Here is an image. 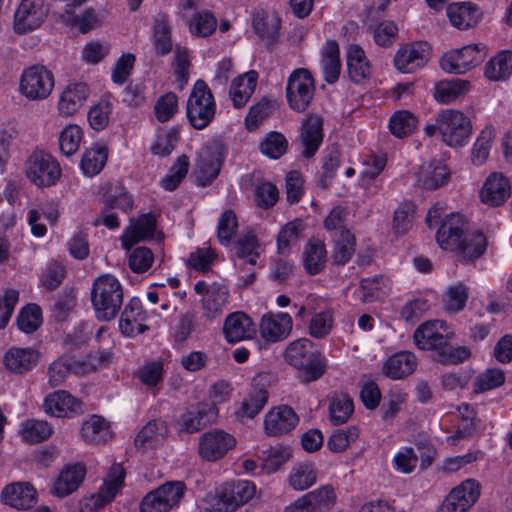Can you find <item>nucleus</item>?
Wrapping results in <instances>:
<instances>
[{
  "label": "nucleus",
  "mask_w": 512,
  "mask_h": 512,
  "mask_svg": "<svg viewBox=\"0 0 512 512\" xmlns=\"http://www.w3.org/2000/svg\"><path fill=\"white\" fill-rule=\"evenodd\" d=\"M353 411V401L347 394H338L332 398L329 412L330 419L334 425H341L347 422Z\"/></svg>",
  "instance_id": "obj_49"
},
{
  "label": "nucleus",
  "mask_w": 512,
  "mask_h": 512,
  "mask_svg": "<svg viewBox=\"0 0 512 512\" xmlns=\"http://www.w3.org/2000/svg\"><path fill=\"white\" fill-rule=\"evenodd\" d=\"M436 240L444 250L456 252L462 261H472L486 251V236L478 230L465 232L462 215L452 213L436 233Z\"/></svg>",
  "instance_id": "obj_1"
},
{
  "label": "nucleus",
  "mask_w": 512,
  "mask_h": 512,
  "mask_svg": "<svg viewBox=\"0 0 512 512\" xmlns=\"http://www.w3.org/2000/svg\"><path fill=\"white\" fill-rule=\"evenodd\" d=\"M52 432V427L43 420H28L22 427L23 439L28 443L45 441L51 436Z\"/></svg>",
  "instance_id": "obj_54"
},
{
  "label": "nucleus",
  "mask_w": 512,
  "mask_h": 512,
  "mask_svg": "<svg viewBox=\"0 0 512 512\" xmlns=\"http://www.w3.org/2000/svg\"><path fill=\"white\" fill-rule=\"evenodd\" d=\"M223 332L230 343L251 339L256 333L252 319L244 312H234L225 319Z\"/></svg>",
  "instance_id": "obj_22"
},
{
  "label": "nucleus",
  "mask_w": 512,
  "mask_h": 512,
  "mask_svg": "<svg viewBox=\"0 0 512 512\" xmlns=\"http://www.w3.org/2000/svg\"><path fill=\"white\" fill-rule=\"evenodd\" d=\"M153 45L157 55L164 56L171 52L173 44L168 16L158 14L153 25Z\"/></svg>",
  "instance_id": "obj_41"
},
{
  "label": "nucleus",
  "mask_w": 512,
  "mask_h": 512,
  "mask_svg": "<svg viewBox=\"0 0 512 512\" xmlns=\"http://www.w3.org/2000/svg\"><path fill=\"white\" fill-rule=\"evenodd\" d=\"M257 73L249 71L236 77L231 83L229 96L235 108H242L246 105L255 91L257 84Z\"/></svg>",
  "instance_id": "obj_34"
},
{
  "label": "nucleus",
  "mask_w": 512,
  "mask_h": 512,
  "mask_svg": "<svg viewBox=\"0 0 512 512\" xmlns=\"http://www.w3.org/2000/svg\"><path fill=\"white\" fill-rule=\"evenodd\" d=\"M339 45L335 40H330L326 43L322 50L321 66L324 79L327 83H335L340 75L341 62H340Z\"/></svg>",
  "instance_id": "obj_40"
},
{
  "label": "nucleus",
  "mask_w": 512,
  "mask_h": 512,
  "mask_svg": "<svg viewBox=\"0 0 512 512\" xmlns=\"http://www.w3.org/2000/svg\"><path fill=\"white\" fill-rule=\"evenodd\" d=\"M53 87V74L42 65H33L22 73L20 92L30 100L46 99L51 94Z\"/></svg>",
  "instance_id": "obj_10"
},
{
  "label": "nucleus",
  "mask_w": 512,
  "mask_h": 512,
  "mask_svg": "<svg viewBox=\"0 0 512 512\" xmlns=\"http://www.w3.org/2000/svg\"><path fill=\"white\" fill-rule=\"evenodd\" d=\"M39 361V354L32 348H10L4 356L5 367L16 374H23Z\"/></svg>",
  "instance_id": "obj_31"
},
{
  "label": "nucleus",
  "mask_w": 512,
  "mask_h": 512,
  "mask_svg": "<svg viewBox=\"0 0 512 512\" xmlns=\"http://www.w3.org/2000/svg\"><path fill=\"white\" fill-rule=\"evenodd\" d=\"M333 327V313L331 309H320L309 321V334L316 338H325Z\"/></svg>",
  "instance_id": "obj_55"
},
{
  "label": "nucleus",
  "mask_w": 512,
  "mask_h": 512,
  "mask_svg": "<svg viewBox=\"0 0 512 512\" xmlns=\"http://www.w3.org/2000/svg\"><path fill=\"white\" fill-rule=\"evenodd\" d=\"M415 205L412 202H403L394 212L393 230L396 234L408 232L414 222Z\"/></svg>",
  "instance_id": "obj_56"
},
{
  "label": "nucleus",
  "mask_w": 512,
  "mask_h": 512,
  "mask_svg": "<svg viewBox=\"0 0 512 512\" xmlns=\"http://www.w3.org/2000/svg\"><path fill=\"white\" fill-rule=\"evenodd\" d=\"M182 481H168L148 492L140 502L141 512H169L179 506L186 493Z\"/></svg>",
  "instance_id": "obj_6"
},
{
  "label": "nucleus",
  "mask_w": 512,
  "mask_h": 512,
  "mask_svg": "<svg viewBox=\"0 0 512 512\" xmlns=\"http://www.w3.org/2000/svg\"><path fill=\"white\" fill-rule=\"evenodd\" d=\"M348 74L355 83H362L369 79L371 66L366 58L364 50L358 45H350L346 53Z\"/></svg>",
  "instance_id": "obj_35"
},
{
  "label": "nucleus",
  "mask_w": 512,
  "mask_h": 512,
  "mask_svg": "<svg viewBox=\"0 0 512 512\" xmlns=\"http://www.w3.org/2000/svg\"><path fill=\"white\" fill-rule=\"evenodd\" d=\"M44 411L55 417H69L83 412V403L65 390H58L46 396Z\"/></svg>",
  "instance_id": "obj_20"
},
{
  "label": "nucleus",
  "mask_w": 512,
  "mask_h": 512,
  "mask_svg": "<svg viewBox=\"0 0 512 512\" xmlns=\"http://www.w3.org/2000/svg\"><path fill=\"white\" fill-rule=\"evenodd\" d=\"M288 480L294 490L303 491L315 484L317 472L312 463H299L291 470Z\"/></svg>",
  "instance_id": "obj_44"
},
{
  "label": "nucleus",
  "mask_w": 512,
  "mask_h": 512,
  "mask_svg": "<svg viewBox=\"0 0 512 512\" xmlns=\"http://www.w3.org/2000/svg\"><path fill=\"white\" fill-rule=\"evenodd\" d=\"M47 15L45 0H21L14 15V30L18 34L31 32L42 25Z\"/></svg>",
  "instance_id": "obj_15"
},
{
  "label": "nucleus",
  "mask_w": 512,
  "mask_h": 512,
  "mask_svg": "<svg viewBox=\"0 0 512 512\" xmlns=\"http://www.w3.org/2000/svg\"><path fill=\"white\" fill-rule=\"evenodd\" d=\"M221 161L212 154L201 155L197 162V182L201 186L210 184L219 174Z\"/></svg>",
  "instance_id": "obj_47"
},
{
  "label": "nucleus",
  "mask_w": 512,
  "mask_h": 512,
  "mask_svg": "<svg viewBox=\"0 0 512 512\" xmlns=\"http://www.w3.org/2000/svg\"><path fill=\"white\" fill-rule=\"evenodd\" d=\"M83 131L76 124L67 125L59 134V149L64 156L74 155L81 144Z\"/></svg>",
  "instance_id": "obj_48"
},
{
  "label": "nucleus",
  "mask_w": 512,
  "mask_h": 512,
  "mask_svg": "<svg viewBox=\"0 0 512 512\" xmlns=\"http://www.w3.org/2000/svg\"><path fill=\"white\" fill-rule=\"evenodd\" d=\"M143 320L144 315L141 309V303L138 299L133 298L125 306L121 314L119 320V329L126 336H134L140 334L146 328L142 324Z\"/></svg>",
  "instance_id": "obj_36"
},
{
  "label": "nucleus",
  "mask_w": 512,
  "mask_h": 512,
  "mask_svg": "<svg viewBox=\"0 0 512 512\" xmlns=\"http://www.w3.org/2000/svg\"><path fill=\"white\" fill-rule=\"evenodd\" d=\"M155 230L156 217L152 214L142 215L125 230L121 238L123 248L131 250L136 243L153 239Z\"/></svg>",
  "instance_id": "obj_26"
},
{
  "label": "nucleus",
  "mask_w": 512,
  "mask_h": 512,
  "mask_svg": "<svg viewBox=\"0 0 512 512\" xmlns=\"http://www.w3.org/2000/svg\"><path fill=\"white\" fill-rule=\"evenodd\" d=\"M450 177L447 167L440 162L422 165L416 173V185L425 190H436L445 185Z\"/></svg>",
  "instance_id": "obj_29"
},
{
  "label": "nucleus",
  "mask_w": 512,
  "mask_h": 512,
  "mask_svg": "<svg viewBox=\"0 0 512 512\" xmlns=\"http://www.w3.org/2000/svg\"><path fill=\"white\" fill-rule=\"evenodd\" d=\"M299 423V417L292 407L279 405L265 415L264 431L267 436L278 437L290 433Z\"/></svg>",
  "instance_id": "obj_18"
},
{
  "label": "nucleus",
  "mask_w": 512,
  "mask_h": 512,
  "mask_svg": "<svg viewBox=\"0 0 512 512\" xmlns=\"http://www.w3.org/2000/svg\"><path fill=\"white\" fill-rule=\"evenodd\" d=\"M292 328V317L284 312L264 314L259 323L261 337L270 343L285 340L291 334Z\"/></svg>",
  "instance_id": "obj_19"
},
{
  "label": "nucleus",
  "mask_w": 512,
  "mask_h": 512,
  "mask_svg": "<svg viewBox=\"0 0 512 512\" xmlns=\"http://www.w3.org/2000/svg\"><path fill=\"white\" fill-rule=\"evenodd\" d=\"M355 252V237L348 230H342L335 240L333 260L338 265L346 264Z\"/></svg>",
  "instance_id": "obj_52"
},
{
  "label": "nucleus",
  "mask_w": 512,
  "mask_h": 512,
  "mask_svg": "<svg viewBox=\"0 0 512 512\" xmlns=\"http://www.w3.org/2000/svg\"><path fill=\"white\" fill-rule=\"evenodd\" d=\"M168 433L167 424L159 419L149 421L135 438V445L140 448L154 446L165 438Z\"/></svg>",
  "instance_id": "obj_43"
},
{
  "label": "nucleus",
  "mask_w": 512,
  "mask_h": 512,
  "mask_svg": "<svg viewBox=\"0 0 512 512\" xmlns=\"http://www.w3.org/2000/svg\"><path fill=\"white\" fill-rule=\"evenodd\" d=\"M512 71V52L503 51L485 65V76L491 81L507 78Z\"/></svg>",
  "instance_id": "obj_45"
},
{
  "label": "nucleus",
  "mask_w": 512,
  "mask_h": 512,
  "mask_svg": "<svg viewBox=\"0 0 512 512\" xmlns=\"http://www.w3.org/2000/svg\"><path fill=\"white\" fill-rule=\"evenodd\" d=\"M277 187L268 181H260L255 184L254 200L257 206L267 209L275 205L278 200Z\"/></svg>",
  "instance_id": "obj_64"
},
{
  "label": "nucleus",
  "mask_w": 512,
  "mask_h": 512,
  "mask_svg": "<svg viewBox=\"0 0 512 512\" xmlns=\"http://www.w3.org/2000/svg\"><path fill=\"white\" fill-rule=\"evenodd\" d=\"M124 477V468L120 464L112 465L97 495H94L91 499V501H93L94 509H101L103 506L113 500L123 485Z\"/></svg>",
  "instance_id": "obj_25"
},
{
  "label": "nucleus",
  "mask_w": 512,
  "mask_h": 512,
  "mask_svg": "<svg viewBox=\"0 0 512 512\" xmlns=\"http://www.w3.org/2000/svg\"><path fill=\"white\" fill-rule=\"evenodd\" d=\"M86 475L82 464H74L63 469L56 478L52 493L58 497H65L78 489Z\"/></svg>",
  "instance_id": "obj_30"
},
{
  "label": "nucleus",
  "mask_w": 512,
  "mask_h": 512,
  "mask_svg": "<svg viewBox=\"0 0 512 512\" xmlns=\"http://www.w3.org/2000/svg\"><path fill=\"white\" fill-rule=\"evenodd\" d=\"M314 79L307 69H296L289 76L286 86V98L289 107L296 112H304L314 98Z\"/></svg>",
  "instance_id": "obj_9"
},
{
  "label": "nucleus",
  "mask_w": 512,
  "mask_h": 512,
  "mask_svg": "<svg viewBox=\"0 0 512 512\" xmlns=\"http://www.w3.org/2000/svg\"><path fill=\"white\" fill-rule=\"evenodd\" d=\"M107 154L103 148L90 149L84 153L81 160V169L87 176L98 174L104 167Z\"/></svg>",
  "instance_id": "obj_60"
},
{
  "label": "nucleus",
  "mask_w": 512,
  "mask_h": 512,
  "mask_svg": "<svg viewBox=\"0 0 512 512\" xmlns=\"http://www.w3.org/2000/svg\"><path fill=\"white\" fill-rule=\"evenodd\" d=\"M510 195V182L499 172H493L488 176L480 192L481 201L492 207L503 204Z\"/></svg>",
  "instance_id": "obj_21"
},
{
  "label": "nucleus",
  "mask_w": 512,
  "mask_h": 512,
  "mask_svg": "<svg viewBox=\"0 0 512 512\" xmlns=\"http://www.w3.org/2000/svg\"><path fill=\"white\" fill-rule=\"evenodd\" d=\"M216 103L214 96L203 80H197L194 84L186 105V115L194 129L206 128L214 119Z\"/></svg>",
  "instance_id": "obj_5"
},
{
  "label": "nucleus",
  "mask_w": 512,
  "mask_h": 512,
  "mask_svg": "<svg viewBox=\"0 0 512 512\" xmlns=\"http://www.w3.org/2000/svg\"><path fill=\"white\" fill-rule=\"evenodd\" d=\"M2 499L6 504L18 510H26L37 502L35 488L28 482H17L7 485L2 493Z\"/></svg>",
  "instance_id": "obj_23"
},
{
  "label": "nucleus",
  "mask_w": 512,
  "mask_h": 512,
  "mask_svg": "<svg viewBox=\"0 0 512 512\" xmlns=\"http://www.w3.org/2000/svg\"><path fill=\"white\" fill-rule=\"evenodd\" d=\"M268 392L264 388L255 389L242 402L237 415L240 418H254L266 405Z\"/></svg>",
  "instance_id": "obj_50"
},
{
  "label": "nucleus",
  "mask_w": 512,
  "mask_h": 512,
  "mask_svg": "<svg viewBox=\"0 0 512 512\" xmlns=\"http://www.w3.org/2000/svg\"><path fill=\"white\" fill-rule=\"evenodd\" d=\"M453 333L448 331L444 321L433 320L421 324L414 332L415 345L433 352V358L442 364H459L470 357L466 346L453 347L449 340Z\"/></svg>",
  "instance_id": "obj_2"
},
{
  "label": "nucleus",
  "mask_w": 512,
  "mask_h": 512,
  "mask_svg": "<svg viewBox=\"0 0 512 512\" xmlns=\"http://www.w3.org/2000/svg\"><path fill=\"white\" fill-rule=\"evenodd\" d=\"M495 137L493 128L487 127L481 131L474 143L471 159L475 165H482L489 156L491 142Z\"/></svg>",
  "instance_id": "obj_59"
},
{
  "label": "nucleus",
  "mask_w": 512,
  "mask_h": 512,
  "mask_svg": "<svg viewBox=\"0 0 512 512\" xmlns=\"http://www.w3.org/2000/svg\"><path fill=\"white\" fill-rule=\"evenodd\" d=\"M228 297L229 291L225 285L218 283L210 285L201 301L204 318L212 321L219 317L223 313Z\"/></svg>",
  "instance_id": "obj_28"
},
{
  "label": "nucleus",
  "mask_w": 512,
  "mask_h": 512,
  "mask_svg": "<svg viewBox=\"0 0 512 512\" xmlns=\"http://www.w3.org/2000/svg\"><path fill=\"white\" fill-rule=\"evenodd\" d=\"M416 368V357L407 351L392 355L384 365V373L391 379H401Z\"/></svg>",
  "instance_id": "obj_39"
},
{
  "label": "nucleus",
  "mask_w": 512,
  "mask_h": 512,
  "mask_svg": "<svg viewBox=\"0 0 512 512\" xmlns=\"http://www.w3.org/2000/svg\"><path fill=\"white\" fill-rule=\"evenodd\" d=\"M479 495V483L474 479H468L449 493L437 512H467L478 500Z\"/></svg>",
  "instance_id": "obj_17"
},
{
  "label": "nucleus",
  "mask_w": 512,
  "mask_h": 512,
  "mask_svg": "<svg viewBox=\"0 0 512 512\" xmlns=\"http://www.w3.org/2000/svg\"><path fill=\"white\" fill-rule=\"evenodd\" d=\"M238 221L233 210H226L220 217L217 227L219 242L228 246L236 234Z\"/></svg>",
  "instance_id": "obj_61"
},
{
  "label": "nucleus",
  "mask_w": 512,
  "mask_h": 512,
  "mask_svg": "<svg viewBox=\"0 0 512 512\" xmlns=\"http://www.w3.org/2000/svg\"><path fill=\"white\" fill-rule=\"evenodd\" d=\"M59 162L44 151L34 152L26 162L27 178L38 187H50L60 179Z\"/></svg>",
  "instance_id": "obj_7"
},
{
  "label": "nucleus",
  "mask_w": 512,
  "mask_h": 512,
  "mask_svg": "<svg viewBox=\"0 0 512 512\" xmlns=\"http://www.w3.org/2000/svg\"><path fill=\"white\" fill-rule=\"evenodd\" d=\"M236 444L237 440L232 434L222 429H211L199 437L198 453L203 460L216 462L224 458Z\"/></svg>",
  "instance_id": "obj_12"
},
{
  "label": "nucleus",
  "mask_w": 512,
  "mask_h": 512,
  "mask_svg": "<svg viewBox=\"0 0 512 512\" xmlns=\"http://www.w3.org/2000/svg\"><path fill=\"white\" fill-rule=\"evenodd\" d=\"M217 411L214 406H203L202 408L189 410L183 413L178 419V426L181 431L194 433L201 430Z\"/></svg>",
  "instance_id": "obj_38"
},
{
  "label": "nucleus",
  "mask_w": 512,
  "mask_h": 512,
  "mask_svg": "<svg viewBox=\"0 0 512 512\" xmlns=\"http://www.w3.org/2000/svg\"><path fill=\"white\" fill-rule=\"evenodd\" d=\"M359 437V430L356 426L347 429H339L334 431L328 439V448L335 453L345 451L351 443L355 442Z\"/></svg>",
  "instance_id": "obj_57"
},
{
  "label": "nucleus",
  "mask_w": 512,
  "mask_h": 512,
  "mask_svg": "<svg viewBox=\"0 0 512 512\" xmlns=\"http://www.w3.org/2000/svg\"><path fill=\"white\" fill-rule=\"evenodd\" d=\"M288 142L285 137L278 132L269 133L260 144L261 152L272 158H280L287 150Z\"/></svg>",
  "instance_id": "obj_63"
},
{
  "label": "nucleus",
  "mask_w": 512,
  "mask_h": 512,
  "mask_svg": "<svg viewBox=\"0 0 512 512\" xmlns=\"http://www.w3.org/2000/svg\"><path fill=\"white\" fill-rule=\"evenodd\" d=\"M300 139L304 147L302 155L312 157L323 140V119L316 114L309 115L302 125Z\"/></svg>",
  "instance_id": "obj_27"
},
{
  "label": "nucleus",
  "mask_w": 512,
  "mask_h": 512,
  "mask_svg": "<svg viewBox=\"0 0 512 512\" xmlns=\"http://www.w3.org/2000/svg\"><path fill=\"white\" fill-rule=\"evenodd\" d=\"M287 363L301 371V381L310 383L326 371V359L307 338H299L288 344L284 352Z\"/></svg>",
  "instance_id": "obj_3"
},
{
  "label": "nucleus",
  "mask_w": 512,
  "mask_h": 512,
  "mask_svg": "<svg viewBox=\"0 0 512 512\" xmlns=\"http://www.w3.org/2000/svg\"><path fill=\"white\" fill-rule=\"evenodd\" d=\"M485 56V47L483 45H468L462 49L445 53L440 60V66L448 73L464 74L481 64Z\"/></svg>",
  "instance_id": "obj_11"
},
{
  "label": "nucleus",
  "mask_w": 512,
  "mask_h": 512,
  "mask_svg": "<svg viewBox=\"0 0 512 512\" xmlns=\"http://www.w3.org/2000/svg\"><path fill=\"white\" fill-rule=\"evenodd\" d=\"M258 240L254 233L248 232L241 236L237 241L236 254L247 263L255 265L259 257Z\"/></svg>",
  "instance_id": "obj_62"
},
{
  "label": "nucleus",
  "mask_w": 512,
  "mask_h": 512,
  "mask_svg": "<svg viewBox=\"0 0 512 512\" xmlns=\"http://www.w3.org/2000/svg\"><path fill=\"white\" fill-rule=\"evenodd\" d=\"M469 82L461 79L441 82L436 86L435 98L437 101L448 104L468 91Z\"/></svg>",
  "instance_id": "obj_51"
},
{
  "label": "nucleus",
  "mask_w": 512,
  "mask_h": 512,
  "mask_svg": "<svg viewBox=\"0 0 512 512\" xmlns=\"http://www.w3.org/2000/svg\"><path fill=\"white\" fill-rule=\"evenodd\" d=\"M418 124L417 118L408 110L395 112L389 121V130L397 138L410 136Z\"/></svg>",
  "instance_id": "obj_46"
},
{
  "label": "nucleus",
  "mask_w": 512,
  "mask_h": 512,
  "mask_svg": "<svg viewBox=\"0 0 512 512\" xmlns=\"http://www.w3.org/2000/svg\"><path fill=\"white\" fill-rule=\"evenodd\" d=\"M337 502L332 484L322 485L298 498L284 512H328Z\"/></svg>",
  "instance_id": "obj_13"
},
{
  "label": "nucleus",
  "mask_w": 512,
  "mask_h": 512,
  "mask_svg": "<svg viewBox=\"0 0 512 512\" xmlns=\"http://www.w3.org/2000/svg\"><path fill=\"white\" fill-rule=\"evenodd\" d=\"M217 27L215 16L207 10L197 12L193 15L189 22V30L191 34L199 37H207L211 35Z\"/></svg>",
  "instance_id": "obj_53"
},
{
  "label": "nucleus",
  "mask_w": 512,
  "mask_h": 512,
  "mask_svg": "<svg viewBox=\"0 0 512 512\" xmlns=\"http://www.w3.org/2000/svg\"><path fill=\"white\" fill-rule=\"evenodd\" d=\"M189 168V158L181 155L177 158L169 173L162 179L161 185L165 190L173 191L185 178Z\"/></svg>",
  "instance_id": "obj_58"
},
{
  "label": "nucleus",
  "mask_w": 512,
  "mask_h": 512,
  "mask_svg": "<svg viewBox=\"0 0 512 512\" xmlns=\"http://www.w3.org/2000/svg\"><path fill=\"white\" fill-rule=\"evenodd\" d=\"M89 95V88L83 82L70 83L62 91L58 112L64 117L74 115L86 102Z\"/></svg>",
  "instance_id": "obj_24"
},
{
  "label": "nucleus",
  "mask_w": 512,
  "mask_h": 512,
  "mask_svg": "<svg viewBox=\"0 0 512 512\" xmlns=\"http://www.w3.org/2000/svg\"><path fill=\"white\" fill-rule=\"evenodd\" d=\"M91 303L100 321H111L119 313L124 298L123 286L112 274H102L94 279L91 287Z\"/></svg>",
  "instance_id": "obj_4"
},
{
  "label": "nucleus",
  "mask_w": 512,
  "mask_h": 512,
  "mask_svg": "<svg viewBox=\"0 0 512 512\" xmlns=\"http://www.w3.org/2000/svg\"><path fill=\"white\" fill-rule=\"evenodd\" d=\"M437 122L443 141L451 147L463 146L472 132L470 119L457 110L442 111Z\"/></svg>",
  "instance_id": "obj_8"
},
{
  "label": "nucleus",
  "mask_w": 512,
  "mask_h": 512,
  "mask_svg": "<svg viewBox=\"0 0 512 512\" xmlns=\"http://www.w3.org/2000/svg\"><path fill=\"white\" fill-rule=\"evenodd\" d=\"M431 53V46L426 41L404 44L395 53L394 66L401 73H414L428 63Z\"/></svg>",
  "instance_id": "obj_14"
},
{
  "label": "nucleus",
  "mask_w": 512,
  "mask_h": 512,
  "mask_svg": "<svg viewBox=\"0 0 512 512\" xmlns=\"http://www.w3.org/2000/svg\"><path fill=\"white\" fill-rule=\"evenodd\" d=\"M327 252L323 242L319 240L310 241L303 251V265L310 275L318 274L326 263Z\"/></svg>",
  "instance_id": "obj_42"
},
{
  "label": "nucleus",
  "mask_w": 512,
  "mask_h": 512,
  "mask_svg": "<svg viewBox=\"0 0 512 512\" xmlns=\"http://www.w3.org/2000/svg\"><path fill=\"white\" fill-rule=\"evenodd\" d=\"M81 436L90 444H104L112 439L110 424L99 415H93L82 424Z\"/></svg>",
  "instance_id": "obj_37"
},
{
  "label": "nucleus",
  "mask_w": 512,
  "mask_h": 512,
  "mask_svg": "<svg viewBox=\"0 0 512 512\" xmlns=\"http://www.w3.org/2000/svg\"><path fill=\"white\" fill-rule=\"evenodd\" d=\"M256 493L255 485L250 481L225 483L219 491L217 512H234L249 502Z\"/></svg>",
  "instance_id": "obj_16"
},
{
  "label": "nucleus",
  "mask_w": 512,
  "mask_h": 512,
  "mask_svg": "<svg viewBox=\"0 0 512 512\" xmlns=\"http://www.w3.org/2000/svg\"><path fill=\"white\" fill-rule=\"evenodd\" d=\"M447 16L454 27L468 29L479 22L481 13L476 5L470 2H463L449 5Z\"/></svg>",
  "instance_id": "obj_32"
},
{
  "label": "nucleus",
  "mask_w": 512,
  "mask_h": 512,
  "mask_svg": "<svg viewBox=\"0 0 512 512\" xmlns=\"http://www.w3.org/2000/svg\"><path fill=\"white\" fill-rule=\"evenodd\" d=\"M280 19L269 11L258 9L253 14L254 32L267 44H273L279 35Z\"/></svg>",
  "instance_id": "obj_33"
}]
</instances>
